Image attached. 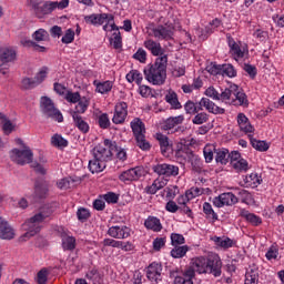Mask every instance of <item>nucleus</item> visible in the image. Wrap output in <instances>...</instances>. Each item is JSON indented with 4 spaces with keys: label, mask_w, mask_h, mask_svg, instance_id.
<instances>
[{
    "label": "nucleus",
    "mask_w": 284,
    "mask_h": 284,
    "mask_svg": "<svg viewBox=\"0 0 284 284\" xmlns=\"http://www.w3.org/2000/svg\"><path fill=\"white\" fill-rule=\"evenodd\" d=\"M244 183L246 187H256V185H261V179H258V174L251 173L244 178Z\"/></svg>",
    "instance_id": "nucleus-46"
},
{
    "label": "nucleus",
    "mask_w": 284,
    "mask_h": 284,
    "mask_svg": "<svg viewBox=\"0 0 284 284\" xmlns=\"http://www.w3.org/2000/svg\"><path fill=\"white\" fill-rule=\"evenodd\" d=\"M32 38L34 41H45L48 39V31L45 29H39L33 33Z\"/></svg>",
    "instance_id": "nucleus-56"
},
{
    "label": "nucleus",
    "mask_w": 284,
    "mask_h": 284,
    "mask_svg": "<svg viewBox=\"0 0 284 284\" xmlns=\"http://www.w3.org/2000/svg\"><path fill=\"white\" fill-rule=\"evenodd\" d=\"M48 192H50L48 183L43 180H37L34 183L33 201L37 203L43 201V199H48Z\"/></svg>",
    "instance_id": "nucleus-16"
},
{
    "label": "nucleus",
    "mask_w": 284,
    "mask_h": 284,
    "mask_svg": "<svg viewBox=\"0 0 284 284\" xmlns=\"http://www.w3.org/2000/svg\"><path fill=\"white\" fill-rule=\"evenodd\" d=\"M110 43L111 45H113L115 50H120V48H123L121 32L119 31L114 32L113 37L110 39Z\"/></svg>",
    "instance_id": "nucleus-49"
},
{
    "label": "nucleus",
    "mask_w": 284,
    "mask_h": 284,
    "mask_svg": "<svg viewBox=\"0 0 284 284\" xmlns=\"http://www.w3.org/2000/svg\"><path fill=\"white\" fill-rule=\"evenodd\" d=\"M53 212L54 209H52V206L44 205L39 213L24 222L22 227L26 230V233L20 237V242L27 241L26 239H32V236L39 234V232H41L40 224L43 223V221H45V219H48Z\"/></svg>",
    "instance_id": "nucleus-2"
},
{
    "label": "nucleus",
    "mask_w": 284,
    "mask_h": 284,
    "mask_svg": "<svg viewBox=\"0 0 284 284\" xmlns=\"http://www.w3.org/2000/svg\"><path fill=\"white\" fill-rule=\"evenodd\" d=\"M215 151V161L216 163H221V165H227L230 161V150L227 149H214Z\"/></svg>",
    "instance_id": "nucleus-32"
},
{
    "label": "nucleus",
    "mask_w": 284,
    "mask_h": 284,
    "mask_svg": "<svg viewBox=\"0 0 284 284\" xmlns=\"http://www.w3.org/2000/svg\"><path fill=\"white\" fill-rule=\"evenodd\" d=\"M166 103L171 104V108L174 110H181V102H179V95H176V92L169 91L165 95Z\"/></svg>",
    "instance_id": "nucleus-37"
},
{
    "label": "nucleus",
    "mask_w": 284,
    "mask_h": 284,
    "mask_svg": "<svg viewBox=\"0 0 284 284\" xmlns=\"http://www.w3.org/2000/svg\"><path fill=\"white\" fill-rule=\"evenodd\" d=\"M10 159L13 163H17V165H28L32 163L34 153L30 146H24L22 150L12 149L10 151Z\"/></svg>",
    "instance_id": "nucleus-7"
},
{
    "label": "nucleus",
    "mask_w": 284,
    "mask_h": 284,
    "mask_svg": "<svg viewBox=\"0 0 284 284\" xmlns=\"http://www.w3.org/2000/svg\"><path fill=\"white\" fill-rule=\"evenodd\" d=\"M248 136H250L252 148H254V150H257L258 152H267L270 150V144H267V142L256 140L252 135H248Z\"/></svg>",
    "instance_id": "nucleus-38"
},
{
    "label": "nucleus",
    "mask_w": 284,
    "mask_h": 284,
    "mask_svg": "<svg viewBox=\"0 0 284 284\" xmlns=\"http://www.w3.org/2000/svg\"><path fill=\"white\" fill-rule=\"evenodd\" d=\"M239 90V85L232 84L220 94V101H233L234 92Z\"/></svg>",
    "instance_id": "nucleus-44"
},
{
    "label": "nucleus",
    "mask_w": 284,
    "mask_h": 284,
    "mask_svg": "<svg viewBox=\"0 0 284 284\" xmlns=\"http://www.w3.org/2000/svg\"><path fill=\"white\" fill-rule=\"evenodd\" d=\"M48 77V67H43L34 78H24L22 79L21 88L22 90H32L33 88H37V85H41L43 81H45V78Z\"/></svg>",
    "instance_id": "nucleus-8"
},
{
    "label": "nucleus",
    "mask_w": 284,
    "mask_h": 284,
    "mask_svg": "<svg viewBox=\"0 0 284 284\" xmlns=\"http://www.w3.org/2000/svg\"><path fill=\"white\" fill-rule=\"evenodd\" d=\"M185 161H187V163H191L195 172H199V170H201V158H199V155H196L194 151L190 152L189 158H186Z\"/></svg>",
    "instance_id": "nucleus-45"
},
{
    "label": "nucleus",
    "mask_w": 284,
    "mask_h": 284,
    "mask_svg": "<svg viewBox=\"0 0 284 284\" xmlns=\"http://www.w3.org/2000/svg\"><path fill=\"white\" fill-rule=\"evenodd\" d=\"M227 40H229V47L231 48V53L233 54V57L235 59H243V57H245V52L241 50V47L236 43V41H234V38L229 36Z\"/></svg>",
    "instance_id": "nucleus-31"
},
{
    "label": "nucleus",
    "mask_w": 284,
    "mask_h": 284,
    "mask_svg": "<svg viewBox=\"0 0 284 284\" xmlns=\"http://www.w3.org/2000/svg\"><path fill=\"white\" fill-rule=\"evenodd\" d=\"M205 108L207 112H211V114H225V109L216 105L212 100L207 98H202L199 104H195V114L197 112H201Z\"/></svg>",
    "instance_id": "nucleus-10"
},
{
    "label": "nucleus",
    "mask_w": 284,
    "mask_h": 284,
    "mask_svg": "<svg viewBox=\"0 0 284 284\" xmlns=\"http://www.w3.org/2000/svg\"><path fill=\"white\" fill-rule=\"evenodd\" d=\"M187 252H190V246L189 245H179V246H174L171 250V256L173 258H183V256H185L187 254Z\"/></svg>",
    "instance_id": "nucleus-40"
},
{
    "label": "nucleus",
    "mask_w": 284,
    "mask_h": 284,
    "mask_svg": "<svg viewBox=\"0 0 284 284\" xmlns=\"http://www.w3.org/2000/svg\"><path fill=\"white\" fill-rule=\"evenodd\" d=\"M126 81L129 83H134L135 81L136 85H141V83H143V75L138 70H131L126 74Z\"/></svg>",
    "instance_id": "nucleus-42"
},
{
    "label": "nucleus",
    "mask_w": 284,
    "mask_h": 284,
    "mask_svg": "<svg viewBox=\"0 0 284 284\" xmlns=\"http://www.w3.org/2000/svg\"><path fill=\"white\" fill-rule=\"evenodd\" d=\"M116 150V142H112L111 140L106 139L103 142V145L99 144L93 148V156L104 163L111 161L112 154Z\"/></svg>",
    "instance_id": "nucleus-6"
},
{
    "label": "nucleus",
    "mask_w": 284,
    "mask_h": 284,
    "mask_svg": "<svg viewBox=\"0 0 284 284\" xmlns=\"http://www.w3.org/2000/svg\"><path fill=\"white\" fill-rule=\"evenodd\" d=\"M128 116V103L120 102L115 105L114 115L112 118L113 123L119 125L125 122V118Z\"/></svg>",
    "instance_id": "nucleus-17"
},
{
    "label": "nucleus",
    "mask_w": 284,
    "mask_h": 284,
    "mask_svg": "<svg viewBox=\"0 0 284 284\" xmlns=\"http://www.w3.org/2000/svg\"><path fill=\"white\" fill-rule=\"evenodd\" d=\"M144 225L148 230H153V232H161L163 226L161 225V220L154 216H150L145 220Z\"/></svg>",
    "instance_id": "nucleus-34"
},
{
    "label": "nucleus",
    "mask_w": 284,
    "mask_h": 284,
    "mask_svg": "<svg viewBox=\"0 0 284 284\" xmlns=\"http://www.w3.org/2000/svg\"><path fill=\"white\" fill-rule=\"evenodd\" d=\"M203 212L207 221H211V223H216V221H219V215L216 214V212H214V209H212V204H210L209 202H205L203 204Z\"/></svg>",
    "instance_id": "nucleus-36"
},
{
    "label": "nucleus",
    "mask_w": 284,
    "mask_h": 284,
    "mask_svg": "<svg viewBox=\"0 0 284 284\" xmlns=\"http://www.w3.org/2000/svg\"><path fill=\"white\" fill-rule=\"evenodd\" d=\"M130 227L128 226H111L108 230L109 236L112 239H128L130 236Z\"/></svg>",
    "instance_id": "nucleus-21"
},
{
    "label": "nucleus",
    "mask_w": 284,
    "mask_h": 284,
    "mask_svg": "<svg viewBox=\"0 0 284 284\" xmlns=\"http://www.w3.org/2000/svg\"><path fill=\"white\" fill-rule=\"evenodd\" d=\"M31 168L37 174H41L42 176H45V174L48 173L45 168H43L39 162H31Z\"/></svg>",
    "instance_id": "nucleus-63"
},
{
    "label": "nucleus",
    "mask_w": 284,
    "mask_h": 284,
    "mask_svg": "<svg viewBox=\"0 0 284 284\" xmlns=\"http://www.w3.org/2000/svg\"><path fill=\"white\" fill-rule=\"evenodd\" d=\"M185 243V237L179 233H172L171 234V245L179 246L183 245Z\"/></svg>",
    "instance_id": "nucleus-54"
},
{
    "label": "nucleus",
    "mask_w": 284,
    "mask_h": 284,
    "mask_svg": "<svg viewBox=\"0 0 284 284\" xmlns=\"http://www.w3.org/2000/svg\"><path fill=\"white\" fill-rule=\"evenodd\" d=\"M99 125L102 130H108V128H110V118H108V113H103L99 116Z\"/></svg>",
    "instance_id": "nucleus-59"
},
{
    "label": "nucleus",
    "mask_w": 284,
    "mask_h": 284,
    "mask_svg": "<svg viewBox=\"0 0 284 284\" xmlns=\"http://www.w3.org/2000/svg\"><path fill=\"white\" fill-rule=\"evenodd\" d=\"M0 61L7 63H14L17 61V49L12 47L1 48Z\"/></svg>",
    "instance_id": "nucleus-22"
},
{
    "label": "nucleus",
    "mask_w": 284,
    "mask_h": 284,
    "mask_svg": "<svg viewBox=\"0 0 284 284\" xmlns=\"http://www.w3.org/2000/svg\"><path fill=\"white\" fill-rule=\"evenodd\" d=\"M0 239L12 241L14 239V229L10 226L8 221L0 216Z\"/></svg>",
    "instance_id": "nucleus-20"
},
{
    "label": "nucleus",
    "mask_w": 284,
    "mask_h": 284,
    "mask_svg": "<svg viewBox=\"0 0 284 284\" xmlns=\"http://www.w3.org/2000/svg\"><path fill=\"white\" fill-rule=\"evenodd\" d=\"M143 73L152 85H163L168 79V55L158 57L153 64L144 68Z\"/></svg>",
    "instance_id": "nucleus-1"
},
{
    "label": "nucleus",
    "mask_w": 284,
    "mask_h": 284,
    "mask_svg": "<svg viewBox=\"0 0 284 284\" xmlns=\"http://www.w3.org/2000/svg\"><path fill=\"white\" fill-rule=\"evenodd\" d=\"M40 110L47 119H52V121L63 123V114H61V111H59L54 105V101L49 97L44 95L40 98Z\"/></svg>",
    "instance_id": "nucleus-4"
},
{
    "label": "nucleus",
    "mask_w": 284,
    "mask_h": 284,
    "mask_svg": "<svg viewBox=\"0 0 284 284\" xmlns=\"http://www.w3.org/2000/svg\"><path fill=\"white\" fill-rule=\"evenodd\" d=\"M133 59H136V61H140V63H145L148 60V53L143 49H139L134 54Z\"/></svg>",
    "instance_id": "nucleus-60"
},
{
    "label": "nucleus",
    "mask_w": 284,
    "mask_h": 284,
    "mask_svg": "<svg viewBox=\"0 0 284 284\" xmlns=\"http://www.w3.org/2000/svg\"><path fill=\"white\" fill-rule=\"evenodd\" d=\"M202 194H205V189L192 187L190 191H186L187 201H191V199H196V196H201Z\"/></svg>",
    "instance_id": "nucleus-51"
},
{
    "label": "nucleus",
    "mask_w": 284,
    "mask_h": 284,
    "mask_svg": "<svg viewBox=\"0 0 284 284\" xmlns=\"http://www.w3.org/2000/svg\"><path fill=\"white\" fill-rule=\"evenodd\" d=\"M102 199H104L108 203H119V195H116L114 192H109L102 195Z\"/></svg>",
    "instance_id": "nucleus-64"
},
{
    "label": "nucleus",
    "mask_w": 284,
    "mask_h": 284,
    "mask_svg": "<svg viewBox=\"0 0 284 284\" xmlns=\"http://www.w3.org/2000/svg\"><path fill=\"white\" fill-rule=\"evenodd\" d=\"M212 241H214V243H215V245H217V247H223V250H230V247L234 246V241L230 237L214 236V237H212Z\"/></svg>",
    "instance_id": "nucleus-35"
},
{
    "label": "nucleus",
    "mask_w": 284,
    "mask_h": 284,
    "mask_svg": "<svg viewBox=\"0 0 284 284\" xmlns=\"http://www.w3.org/2000/svg\"><path fill=\"white\" fill-rule=\"evenodd\" d=\"M60 239L62 241V250L72 252V236H70V231H67L63 227L58 230Z\"/></svg>",
    "instance_id": "nucleus-24"
},
{
    "label": "nucleus",
    "mask_w": 284,
    "mask_h": 284,
    "mask_svg": "<svg viewBox=\"0 0 284 284\" xmlns=\"http://www.w3.org/2000/svg\"><path fill=\"white\" fill-rule=\"evenodd\" d=\"M221 67H222L221 64L211 63L210 65L206 67V71L210 74H213V77H216L221 74Z\"/></svg>",
    "instance_id": "nucleus-62"
},
{
    "label": "nucleus",
    "mask_w": 284,
    "mask_h": 284,
    "mask_svg": "<svg viewBox=\"0 0 284 284\" xmlns=\"http://www.w3.org/2000/svg\"><path fill=\"white\" fill-rule=\"evenodd\" d=\"M104 247H115L118 250L121 248V241L112 240V239H104L103 240Z\"/></svg>",
    "instance_id": "nucleus-61"
},
{
    "label": "nucleus",
    "mask_w": 284,
    "mask_h": 284,
    "mask_svg": "<svg viewBox=\"0 0 284 284\" xmlns=\"http://www.w3.org/2000/svg\"><path fill=\"white\" fill-rule=\"evenodd\" d=\"M237 124L241 132H244V134H252V132H254V126L244 113L237 114Z\"/></svg>",
    "instance_id": "nucleus-23"
},
{
    "label": "nucleus",
    "mask_w": 284,
    "mask_h": 284,
    "mask_svg": "<svg viewBox=\"0 0 284 284\" xmlns=\"http://www.w3.org/2000/svg\"><path fill=\"white\" fill-rule=\"evenodd\" d=\"M131 129L135 136L138 148L143 151L150 150L152 145H150V142H148V140L145 139V124L143 123V121H141V119L139 118H135L131 122Z\"/></svg>",
    "instance_id": "nucleus-5"
},
{
    "label": "nucleus",
    "mask_w": 284,
    "mask_h": 284,
    "mask_svg": "<svg viewBox=\"0 0 284 284\" xmlns=\"http://www.w3.org/2000/svg\"><path fill=\"white\" fill-rule=\"evenodd\" d=\"M181 123H183V115L169 118L162 125V130H165V131L173 130V128H176V125Z\"/></svg>",
    "instance_id": "nucleus-39"
},
{
    "label": "nucleus",
    "mask_w": 284,
    "mask_h": 284,
    "mask_svg": "<svg viewBox=\"0 0 284 284\" xmlns=\"http://www.w3.org/2000/svg\"><path fill=\"white\" fill-rule=\"evenodd\" d=\"M74 126L78 128L82 134H88L90 132V124L83 120L81 115H72Z\"/></svg>",
    "instance_id": "nucleus-30"
},
{
    "label": "nucleus",
    "mask_w": 284,
    "mask_h": 284,
    "mask_svg": "<svg viewBox=\"0 0 284 284\" xmlns=\"http://www.w3.org/2000/svg\"><path fill=\"white\" fill-rule=\"evenodd\" d=\"M207 261L209 258L205 257H196L192 262V266L189 267L187 270L193 271V276L197 274H207Z\"/></svg>",
    "instance_id": "nucleus-19"
},
{
    "label": "nucleus",
    "mask_w": 284,
    "mask_h": 284,
    "mask_svg": "<svg viewBox=\"0 0 284 284\" xmlns=\"http://www.w3.org/2000/svg\"><path fill=\"white\" fill-rule=\"evenodd\" d=\"M191 152L192 149H190V146L183 145L175 152V155L178 159H183L184 161H186Z\"/></svg>",
    "instance_id": "nucleus-50"
},
{
    "label": "nucleus",
    "mask_w": 284,
    "mask_h": 284,
    "mask_svg": "<svg viewBox=\"0 0 284 284\" xmlns=\"http://www.w3.org/2000/svg\"><path fill=\"white\" fill-rule=\"evenodd\" d=\"M222 77H229L230 79L236 77V69L232 64H222L221 65Z\"/></svg>",
    "instance_id": "nucleus-47"
},
{
    "label": "nucleus",
    "mask_w": 284,
    "mask_h": 284,
    "mask_svg": "<svg viewBox=\"0 0 284 284\" xmlns=\"http://www.w3.org/2000/svg\"><path fill=\"white\" fill-rule=\"evenodd\" d=\"M244 284H258V267L256 265H251L245 274Z\"/></svg>",
    "instance_id": "nucleus-28"
},
{
    "label": "nucleus",
    "mask_w": 284,
    "mask_h": 284,
    "mask_svg": "<svg viewBox=\"0 0 284 284\" xmlns=\"http://www.w3.org/2000/svg\"><path fill=\"white\" fill-rule=\"evenodd\" d=\"M223 262L219 255H213L207 260L206 274H211L215 278H219L222 274Z\"/></svg>",
    "instance_id": "nucleus-12"
},
{
    "label": "nucleus",
    "mask_w": 284,
    "mask_h": 284,
    "mask_svg": "<svg viewBox=\"0 0 284 284\" xmlns=\"http://www.w3.org/2000/svg\"><path fill=\"white\" fill-rule=\"evenodd\" d=\"M72 104L74 105L72 116H81V114H85L90 105V100L85 97H81L79 92H73Z\"/></svg>",
    "instance_id": "nucleus-9"
},
{
    "label": "nucleus",
    "mask_w": 284,
    "mask_h": 284,
    "mask_svg": "<svg viewBox=\"0 0 284 284\" xmlns=\"http://www.w3.org/2000/svg\"><path fill=\"white\" fill-rule=\"evenodd\" d=\"M240 216H242V219H245L247 221V223H251V225H254L255 227H257V225H261V223H263V220L257 216L254 213H250V211L242 209L240 211Z\"/></svg>",
    "instance_id": "nucleus-27"
},
{
    "label": "nucleus",
    "mask_w": 284,
    "mask_h": 284,
    "mask_svg": "<svg viewBox=\"0 0 284 284\" xmlns=\"http://www.w3.org/2000/svg\"><path fill=\"white\" fill-rule=\"evenodd\" d=\"M239 203V197L232 192L222 193L213 199V205L215 207H223V205H236Z\"/></svg>",
    "instance_id": "nucleus-14"
},
{
    "label": "nucleus",
    "mask_w": 284,
    "mask_h": 284,
    "mask_svg": "<svg viewBox=\"0 0 284 284\" xmlns=\"http://www.w3.org/2000/svg\"><path fill=\"white\" fill-rule=\"evenodd\" d=\"M106 168V163L98 158H94L89 161V170L92 174H99V172H103V169Z\"/></svg>",
    "instance_id": "nucleus-29"
},
{
    "label": "nucleus",
    "mask_w": 284,
    "mask_h": 284,
    "mask_svg": "<svg viewBox=\"0 0 284 284\" xmlns=\"http://www.w3.org/2000/svg\"><path fill=\"white\" fill-rule=\"evenodd\" d=\"M110 90H112V82L110 81L102 82L97 85V91L100 92V94H106Z\"/></svg>",
    "instance_id": "nucleus-55"
},
{
    "label": "nucleus",
    "mask_w": 284,
    "mask_h": 284,
    "mask_svg": "<svg viewBox=\"0 0 284 284\" xmlns=\"http://www.w3.org/2000/svg\"><path fill=\"white\" fill-rule=\"evenodd\" d=\"M170 276L174 278L173 284H194V282H192V278H194L193 270H186L181 275H179V271H171Z\"/></svg>",
    "instance_id": "nucleus-15"
},
{
    "label": "nucleus",
    "mask_w": 284,
    "mask_h": 284,
    "mask_svg": "<svg viewBox=\"0 0 284 284\" xmlns=\"http://www.w3.org/2000/svg\"><path fill=\"white\" fill-rule=\"evenodd\" d=\"M173 36L174 32L172 29L165 28L163 26H159L158 28L153 29V37H155V39H165L166 41H170Z\"/></svg>",
    "instance_id": "nucleus-26"
},
{
    "label": "nucleus",
    "mask_w": 284,
    "mask_h": 284,
    "mask_svg": "<svg viewBox=\"0 0 284 284\" xmlns=\"http://www.w3.org/2000/svg\"><path fill=\"white\" fill-rule=\"evenodd\" d=\"M129 172H130L131 179H133V181H139L143 174V169L141 166H136L133 169H129Z\"/></svg>",
    "instance_id": "nucleus-58"
},
{
    "label": "nucleus",
    "mask_w": 284,
    "mask_h": 284,
    "mask_svg": "<svg viewBox=\"0 0 284 284\" xmlns=\"http://www.w3.org/2000/svg\"><path fill=\"white\" fill-rule=\"evenodd\" d=\"M232 103L233 105H247V95L237 89L233 94Z\"/></svg>",
    "instance_id": "nucleus-41"
},
{
    "label": "nucleus",
    "mask_w": 284,
    "mask_h": 284,
    "mask_svg": "<svg viewBox=\"0 0 284 284\" xmlns=\"http://www.w3.org/2000/svg\"><path fill=\"white\" fill-rule=\"evenodd\" d=\"M161 272H163V266L156 262L149 265L146 270V278L152 283H159L161 281Z\"/></svg>",
    "instance_id": "nucleus-18"
},
{
    "label": "nucleus",
    "mask_w": 284,
    "mask_h": 284,
    "mask_svg": "<svg viewBox=\"0 0 284 284\" xmlns=\"http://www.w3.org/2000/svg\"><path fill=\"white\" fill-rule=\"evenodd\" d=\"M85 23L89 26H103L108 21V23H112L114 21V16L109 13H93L84 17Z\"/></svg>",
    "instance_id": "nucleus-13"
},
{
    "label": "nucleus",
    "mask_w": 284,
    "mask_h": 284,
    "mask_svg": "<svg viewBox=\"0 0 284 284\" xmlns=\"http://www.w3.org/2000/svg\"><path fill=\"white\" fill-rule=\"evenodd\" d=\"M70 6V0H62L60 2L58 1H47L43 3V6H39V2L33 1L32 2V9L34 10V14L38 17V19H43L45 14H52L54 10H65Z\"/></svg>",
    "instance_id": "nucleus-3"
},
{
    "label": "nucleus",
    "mask_w": 284,
    "mask_h": 284,
    "mask_svg": "<svg viewBox=\"0 0 284 284\" xmlns=\"http://www.w3.org/2000/svg\"><path fill=\"white\" fill-rule=\"evenodd\" d=\"M77 217L80 223H85L90 219V211L85 207H80L77 212Z\"/></svg>",
    "instance_id": "nucleus-53"
},
{
    "label": "nucleus",
    "mask_w": 284,
    "mask_h": 284,
    "mask_svg": "<svg viewBox=\"0 0 284 284\" xmlns=\"http://www.w3.org/2000/svg\"><path fill=\"white\" fill-rule=\"evenodd\" d=\"M209 119L210 118H209L207 113H205V112L197 113L193 118L192 123H194V125H203V123H207Z\"/></svg>",
    "instance_id": "nucleus-52"
},
{
    "label": "nucleus",
    "mask_w": 284,
    "mask_h": 284,
    "mask_svg": "<svg viewBox=\"0 0 284 284\" xmlns=\"http://www.w3.org/2000/svg\"><path fill=\"white\" fill-rule=\"evenodd\" d=\"M51 144L53 148H59V150H63V148H68V140L63 139L61 134L55 133L51 138Z\"/></svg>",
    "instance_id": "nucleus-43"
},
{
    "label": "nucleus",
    "mask_w": 284,
    "mask_h": 284,
    "mask_svg": "<svg viewBox=\"0 0 284 284\" xmlns=\"http://www.w3.org/2000/svg\"><path fill=\"white\" fill-rule=\"evenodd\" d=\"M144 48H146V50H150L153 57H159V54H162L163 52V49L161 48V43L155 42L154 40H146L144 42Z\"/></svg>",
    "instance_id": "nucleus-33"
},
{
    "label": "nucleus",
    "mask_w": 284,
    "mask_h": 284,
    "mask_svg": "<svg viewBox=\"0 0 284 284\" xmlns=\"http://www.w3.org/2000/svg\"><path fill=\"white\" fill-rule=\"evenodd\" d=\"M232 168H234V170H236V172H247V170H250L247 160L245 159H241L237 160L236 162H233Z\"/></svg>",
    "instance_id": "nucleus-48"
},
{
    "label": "nucleus",
    "mask_w": 284,
    "mask_h": 284,
    "mask_svg": "<svg viewBox=\"0 0 284 284\" xmlns=\"http://www.w3.org/2000/svg\"><path fill=\"white\" fill-rule=\"evenodd\" d=\"M37 283L38 284H45L48 283V268H42L38 272L37 275Z\"/></svg>",
    "instance_id": "nucleus-57"
},
{
    "label": "nucleus",
    "mask_w": 284,
    "mask_h": 284,
    "mask_svg": "<svg viewBox=\"0 0 284 284\" xmlns=\"http://www.w3.org/2000/svg\"><path fill=\"white\" fill-rule=\"evenodd\" d=\"M152 171L158 176H179V166L168 163L156 164L152 166Z\"/></svg>",
    "instance_id": "nucleus-11"
},
{
    "label": "nucleus",
    "mask_w": 284,
    "mask_h": 284,
    "mask_svg": "<svg viewBox=\"0 0 284 284\" xmlns=\"http://www.w3.org/2000/svg\"><path fill=\"white\" fill-rule=\"evenodd\" d=\"M156 141H159L160 150L162 154H165L166 152H170L172 150V141H170V138L163 133H156L155 134Z\"/></svg>",
    "instance_id": "nucleus-25"
}]
</instances>
